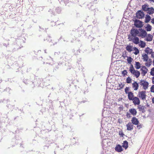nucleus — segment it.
I'll list each match as a JSON object with an SVG mask.
<instances>
[{"label":"nucleus","instance_id":"f257e3e1","mask_svg":"<svg viewBox=\"0 0 154 154\" xmlns=\"http://www.w3.org/2000/svg\"><path fill=\"white\" fill-rule=\"evenodd\" d=\"M137 96L143 100H145L146 97V91H142L139 92L138 93Z\"/></svg>","mask_w":154,"mask_h":154},{"label":"nucleus","instance_id":"f03ea898","mask_svg":"<svg viewBox=\"0 0 154 154\" xmlns=\"http://www.w3.org/2000/svg\"><path fill=\"white\" fill-rule=\"evenodd\" d=\"M139 30L137 29L132 28L130 32L131 34L133 37H135L137 36H139Z\"/></svg>","mask_w":154,"mask_h":154},{"label":"nucleus","instance_id":"7ed1b4c3","mask_svg":"<svg viewBox=\"0 0 154 154\" xmlns=\"http://www.w3.org/2000/svg\"><path fill=\"white\" fill-rule=\"evenodd\" d=\"M139 83L140 85L143 86V88L144 90H146L148 88L149 85V83L148 82L144 80H141Z\"/></svg>","mask_w":154,"mask_h":154},{"label":"nucleus","instance_id":"20e7f679","mask_svg":"<svg viewBox=\"0 0 154 154\" xmlns=\"http://www.w3.org/2000/svg\"><path fill=\"white\" fill-rule=\"evenodd\" d=\"M143 22L138 20H136L134 21V25L137 28H141L143 25L142 24Z\"/></svg>","mask_w":154,"mask_h":154},{"label":"nucleus","instance_id":"39448f33","mask_svg":"<svg viewBox=\"0 0 154 154\" xmlns=\"http://www.w3.org/2000/svg\"><path fill=\"white\" fill-rule=\"evenodd\" d=\"M144 14L143 12L141 11H138L136 13V16L137 18L141 19L143 17Z\"/></svg>","mask_w":154,"mask_h":154},{"label":"nucleus","instance_id":"423d86ee","mask_svg":"<svg viewBox=\"0 0 154 154\" xmlns=\"http://www.w3.org/2000/svg\"><path fill=\"white\" fill-rule=\"evenodd\" d=\"M139 30L140 31V32L139 33V36H141L142 38L145 37L147 35L146 31L142 28L140 29Z\"/></svg>","mask_w":154,"mask_h":154},{"label":"nucleus","instance_id":"0eeeda50","mask_svg":"<svg viewBox=\"0 0 154 154\" xmlns=\"http://www.w3.org/2000/svg\"><path fill=\"white\" fill-rule=\"evenodd\" d=\"M131 100L133 101V102L135 105H139L140 104V99L137 97H134Z\"/></svg>","mask_w":154,"mask_h":154},{"label":"nucleus","instance_id":"6e6552de","mask_svg":"<svg viewBox=\"0 0 154 154\" xmlns=\"http://www.w3.org/2000/svg\"><path fill=\"white\" fill-rule=\"evenodd\" d=\"M141 70L142 71L141 74L143 76H144L147 73L148 71V69L145 66H143L142 67V68L141 69Z\"/></svg>","mask_w":154,"mask_h":154},{"label":"nucleus","instance_id":"1a4fd4ad","mask_svg":"<svg viewBox=\"0 0 154 154\" xmlns=\"http://www.w3.org/2000/svg\"><path fill=\"white\" fill-rule=\"evenodd\" d=\"M115 150L118 152H121L123 150L122 146L119 144H118L116 146L115 148Z\"/></svg>","mask_w":154,"mask_h":154},{"label":"nucleus","instance_id":"9d476101","mask_svg":"<svg viewBox=\"0 0 154 154\" xmlns=\"http://www.w3.org/2000/svg\"><path fill=\"white\" fill-rule=\"evenodd\" d=\"M131 121L133 124L136 125H138L139 123V121L135 117H133L131 119Z\"/></svg>","mask_w":154,"mask_h":154},{"label":"nucleus","instance_id":"9b49d317","mask_svg":"<svg viewBox=\"0 0 154 154\" xmlns=\"http://www.w3.org/2000/svg\"><path fill=\"white\" fill-rule=\"evenodd\" d=\"M132 88L135 91L137 90L139 87L138 83L136 81L134 82L132 84Z\"/></svg>","mask_w":154,"mask_h":154},{"label":"nucleus","instance_id":"f8f14e48","mask_svg":"<svg viewBox=\"0 0 154 154\" xmlns=\"http://www.w3.org/2000/svg\"><path fill=\"white\" fill-rule=\"evenodd\" d=\"M139 106H137L138 109H139V111H141L143 113L145 112V109L146 108V107L142 105H138Z\"/></svg>","mask_w":154,"mask_h":154},{"label":"nucleus","instance_id":"ddd939ff","mask_svg":"<svg viewBox=\"0 0 154 154\" xmlns=\"http://www.w3.org/2000/svg\"><path fill=\"white\" fill-rule=\"evenodd\" d=\"M126 127L128 130L131 131L133 129V125L130 122L126 125Z\"/></svg>","mask_w":154,"mask_h":154},{"label":"nucleus","instance_id":"4468645a","mask_svg":"<svg viewBox=\"0 0 154 154\" xmlns=\"http://www.w3.org/2000/svg\"><path fill=\"white\" fill-rule=\"evenodd\" d=\"M147 14L151 15L154 13V8L153 7L149 8L147 11Z\"/></svg>","mask_w":154,"mask_h":154},{"label":"nucleus","instance_id":"2eb2a0df","mask_svg":"<svg viewBox=\"0 0 154 154\" xmlns=\"http://www.w3.org/2000/svg\"><path fill=\"white\" fill-rule=\"evenodd\" d=\"M131 73L134 75L137 78L140 75V72L137 70H135L132 72V73Z\"/></svg>","mask_w":154,"mask_h":154},{"label":"nucleus","instance_id":"dca6fc26","mask_svg":"<svg viewBox=\"0 0 154 154\" xmlns=\"http://www.w3.org/2000/svg\"><path fill=\"white\" fill-rule=\"evenodd\" d=\"M128 98L129 100H133L134 96L133 93L131 92H129L128 93Z\"/></svg>","mask_w":154,"mask_h":154},{"label":"nucleus","instance_id":"f3484780","mask_svg":"<svg viewBox=\"0 0 154 154\" xmlns=\"http://www.w3.org/2000/svg\"><path fill=\"white\" fill-rule=\"evenodd\" d=\"M145 52L147 54H151L153 52V50L152 49H150L149 47H147L145 50Z\"/></svg>","mask_w":154,"mask_h":154},{"label":"nucleus","instance_id":"a211bd4d","mask_svg":"<svg viewBox=\"0 0 154 154\" xmlns=\"http://www.w3.org/2000/svg\"><path fill=\"white\" fill-rule=\"evenodd\" d=\"M129 111L134 116H135L137 114V111L135 109L133 108L130 109Z\"/></svg>","mask_w":154,"mask_h":154},{"label":"nucleus","instance_id":"6ab92c4d","mask_svg":"<svg viewBox=\"0 0 154 154\" xmlns=\"http://www.w3.org/2000/svg\"><path fill=\"white\" fill-rule=\"evenodd\" d=\"M139 39L137 37H134L132 42L135 44H138L139 42Z\"/></svg>","mask_w":154,"mask_h":154},{"label":"nucleus","instance_id":"aec40b11","mask_svg":"<svg viewBox=\"0 0 154 154\" xmlns=\"http://www.w3.org/2000/svg\"><path fill=\"white\" fill-rule=\"evenodd\" d=\"M153 36L152 35L148 34L147 37L145 38L146 40L147 41H151L152 40Z\"/></svg>","mask_w":154,"mask_h":154},{"label":"nucleus","instance_id":"412c9836","mask_svg":"<svg viewBox=\"0 0 154 154\" xmlns=\"http://www.w3.org/2000/svg\"><path fill=\"white\" fill-rule=\"evenodd\" d=\"M145 19V23H147L150 21L151 17L149 15L147 14L146 15Z\"/></svg>","mask_w":154,"mask_h":154},{"label":"nucleus","instance_id":"4be33fe9","mask_svg":"<svg viewBox=\"0 0 154 154\" xmlns=\"http://www.w3.org/2000/svg\"><path fill=\"white\" fill-rule=\"evenodd\" d=\"M126 50L129 52H131L132 51V46L130 45H128L126 48Z\"/></svg>","mask_w":154,"mask_h":154},{"label":"nucleus","instance_id":"5701e85b","mask_svg":"<svg viewBox=\"0 0 154 154\" xmlns=\"http://www.w3.org/2000/svg\"><path fill=\"white\" fill-rule=\"evenodd\" d=\"M108 140V139L106 138H104L103 139V140L102 142V146H103L106 145V144L107 143Z\"/></svg>","mask_w":154,"mask_h":154},{"label":"nucleus","instance_id":"b1692460","mask_svg":"<svg viewBox=\"0 0 154 154\" xmlns=\"http://www.w3.org/2000/svg\"><path fill=\"white\" fill-rule=\"evenodd\" d=\"M128 142L126 140H125L123 141L122 144V146L125 148V149H126L128 147Z\"/></svg>","mask_w":154,"mask_h":154},{"label":"nucleus","instance_id":"393cba45","mask_svg":"<svg viewBox=\"0 0 154 154\" xmlns=\"http://www.w3.org/2000/svg\"><path fill=\"white\" fill-rule=\"evenodd\" d=\"M147 62L145 63V65L148 67H149L152 64V60L151 59H148Z\"/></svg>","mask_w":154,"mask_h":154},{"label":"nucleus","instance_id":"a878e982","mask_svg":"<svg viewBox=\"0 0 154 154\" xmlns=\"http://www.w3.org/2000/svg\"><path fill=\"white\" fill-rule=\"evenodd\" d=\"M147 5H144L142 6V10L145 11H146L149 7Z\"/></svg>","mask_w":154,"mask_h":154},{"label":"nucleus","instance_id":"bb28decb","mask_svg":"<svg viewBox=\"0 0 154 154\" xmlns=\"http://www.w3.org/2000/svg\"><path fill=\"white\" fill-rule=\"evenodd\" d=\"M140 43L139 44V46L142 48H144L146 45L145 43L141 40H140Z\"/></svg>","mask_w":154,"mask_h":154},{"label":"nucleus","instance_id":"cd10ccee","mask_svg":"<svg viewBox=\"0 0 154 154\" xmlns=\"http://www.w3.org/2000/svg\"><path fill=\"white\" fill-rule=\"evenodd\" d=\"M142 57H143V59L144 61L146 62L148 61L149 57L147 54H144L143 55H142Z\"/></svg>","mask_w":154,"mask_h":154},{"label":"nucleus","instance_id":"c85d7f7f","mask_svg":"<svg viewBox=\"0 0 154 154\" xmlns=\"http://www.w3.org/2000/svg\"><path fill=\"white\" fill-rule=\"evenodd\" d=\"M145 28L147 31H149L151 30L152 27L149 24H147Z\"/></svg>","mask_w":154,"mask_h":154},{"label":"nucleus","instance_id":"c756f323","mask_svg":"<svg viewBox=\"0 0 154 154\" xmlns=\"http://www.w3.org/2000/svg\"><path fill=\"white\" fill-rule=\"evenodd\" d=\"M135 67L137 69H139L140 68V64L138 62H135Z\"/></svg>","mask_w":154,"mask_h":154},{"label":"nucleus","instance_id":"7c9ffc66","mask_svg":"<svg viewBox=\"0 0 154 154\" xmlns=\"http://www.w3.org/2000/svg\"><path fill=\"white\" fill-rule=\"evenodd\" d=\"M133 49L135 51L134 52V53L136 55H137L139 53V50L135 47H134L133 48Z\"/></svg>","mask_w":154,"mask_h":154},{"label":"nucleus","instance_id":"2f4dec72","mask_svg":"<svg viewBox=\"0 0 154 154\" xmlns=\"http://www.w3.org/2000/svg\"><path fill=\"white\" fill-rule=\"evenodd\" d=\"M126 82L127 83H130L131 82V79L130 77H128L126 79Z\"/></svg>","mask_w":154,"mask_h":154},{"label":"nucleus","instance_id":"473e14b6","mask_svg":"<svg viewBox=\"0 0 154 154\" xmlns=\"http://www.w3.org/2000/svg\"><path fill=\"white\" fill-rule=\"evenodd\" d=\"M132 59L131 57H128L127 60L128 63L131 64V62L132 61Z\"/></svg>","mask_w":154,"mask_h":154},{"label":"nucleus","instance_id":"72a5a7b5","mask_svg":"<svg viewBox=\"0 0 154 154\" xmlns=\"http://www.w3.org/2000/svg\"><path fill=\"white\" fill-rule=\"evenodd\" d=\"M100 134L101 135V138L102 139H104L105 138H106V137H105V134H104L103 132H100Z\"/></svg>","mask_w":154,"mask_h":154},{"label":"nucleus","instance_id":"f704fd0d","mask_svg":"<svg viewBox=\"0 0 154 154\" xmlns=\"http://www.w3.org/2000/svg\"><path fill=\"white\" fill-rule=\"evenodd\" d=\"M150 73L151 75L154 76V67L151 69Z\"/></svg>","mask_w":154,"mask_h":154},{"label":"nucleus","instance_id":"c9c22d12","mask_svg":"<svg viewBox=\"0 0 154 154\" xmlns=\"http://www.w3.org/2000/svg\"><path fill=\"white\" fill-rule=\"evenodd\" d=\"M127 71L126 70H124L122 72V75H123L124 76H125V75H127Z\"/></svg>","mask_w":154,"mask_h":154},{"label":"nucleus","instance_id":"e433bc0d","mask_svg":"<svg viewBox=\"0 0 154 154\" xmlns=\"http://www.w3.org/2000/svg\"><path fill=\"white\" fill-rule=\"evenodd\" d=\"M119 134L120 136L122 137H123L124 135V134H123L122 130H120L119 131Z\"/></svg>","mask_w":154,"mask_h":154},{"label":"nucleus","instance_id":"4c0bfd02","mask_svg":"<svg viewBox=\"0 0 154 154\" xmlns=\"http://www.w3.org/2000/svg\"><path fill=\"white\" fill-rule=\"evenodd\" d=\"M56 12L58 13H60L61 11V9L59 7L57 8L56 9Z\"/></svg>","mask_w":154,"mask_h":154},{"label":"nucleus","instance_id":"58836bf2","mask_svg":"<svg viewBox=\"0 0 154 154\" xmlns=\"http://www.w3.org/2000/svg\"><path fill=\"white\" fill-rule=\"evenodd\" d=\"M133 36H132V35H129L128 36V39H129V41H132L133 39Z\"/></svg>","mask_w":154,"mask_h":154},{"label":"nucleus","instance_id":"ea45409f","mask_svg":"<svg viewBox=\"0 0 154 154\" xmlns=\"http://www.w3.org/2000/svg\"><path fill=\"white\" fill-rule=\"evenodd\" d=\"M150 91L154 93V85H153L150 88Z\"/></svg>","mask_w":154,"mask_h":154},{"label":"nucleus","instance_id":"a19ab883","mask_svg":"<svg viewBox=\"0 0 154 154\" xmlns=\"http://www.w3.org/2000/svg\"><path fill=\"white\" fill-rule=\"evenodd\" d=\"M137 128L138 129H139L141 128L142 127V125L140 124H138V125H137Z\"/></svg>","mask_w":154,"mask_h":154},{"label":"nucleus","instance_id":"79ce46f5","mask_svg":"<svg viewBox=\"0 0 154 154\" xmlns=\"http://www.w3.org/2000/svg\"><path fill=\"white\" fill-rule=\"evenodd\" d=\"M135 70L134 69V68L133 67L132 68H129V71L131 73H132L133 71H135Z\"/></svg>","mask_w":154,"mask_h":154},{"label":"nucleus","instance_id":"37998d69","mask_svg":"<svg viewBox=\"0 0 154 154\" xmlns=\"http://www.w3.org/2000/svg\"><path fill=\"white\" fill-rule=\"evenodd\" d=\"M129 90V88L128 87H126L125 89V92L126 93V94H128V91Z\"/></svg>","mask_w":154,"mask_h":154},{"label":"nucleus","instance_id":"c03bdc74","mask_svg":"<svg viewBox=\"0 0 154 154\" xmlns=\"http://www.w3.org/2000/svg\"><path fill=\"white\" fill-rule=\"evenodd\" d=\"M126 116L128 118H130L131 117L130 113L128 112H127Z\"/></svg>","mask_w":154,"mask_h":154},{"label":"nucleus","instance_id":"a18cd8bd","mask_svg":"<svg viewBox=\"0 0 154 154\" xmlns=\"http://www.w3.org/2000/svg\"><path fill=\"white\" fill-rule=\"evenodd\" d=\"M151 57L152 58H154V52H153L151 54Z\"/></svg>","mask_w":154,"mask_h":154},{"label":"nucleus","instance_id":"49530a36","mask_svg":"<svg viewBox=\"0 0 154 154\" xmlns=\"http://www.w3.org/2000/svg\"><path fill=\"white\" fill-rule=\"evenodd\" d=\"M69 0H64V2L65 3V4L66 5L68 2Z\"/></svg>","mask_w":154,"mask_h":154},{"label":"nucleus","instance_id":"de8ad7c7","mask_svg":"<svg viewBox=\"0 0 154 154\" xmlns=\"http://www.w3.org/2000/svg\"><path fill=\"white\" fill-rule=\"evenodd\" d=\"M48 41L50 42V41H51V38L49 36H48Z\"/></svg>","mask_w":154,"mask_h":154},{"label":"nucleus","instance_id":"09e8293b","mask_svg":"<svg viewBox=\"0 0 154 154\" xmlns=\"http://www.w3.org/2000/svg\"><path fill=\"white\" fill-rule=\"evenodd\" d=\"M124 85H122L121 83V84H119V86L121 88H122L123 87Z\"/></svg>","mask_w":154,"mask_h":154},{"label":"nucleus","instance_id":"8fccbe9b","mask_svg":"<svg viewBox=\"0 0 154 154\" xmlns=\"http://www.w3.org/2000/svg\"><path fill=\"white\" fill-rule=\"evenodd\" d=\"M151 22L153 24H154V18L151 20Z\"/></svg>","mask_w":154,"mask_h":154},{"label":"nucleus","instance_id":"3c124183","mask_svg":"<svg viewBox=\"0 0 154 154\" xmlns=\"http://www.w3.org/2000/svg\"><path fill=\"white\" fill-rule=\"evenodd\" d=\"M91 5H92V4L91 3H90V4H89L88 5V8L89 9H91V8H90L89 6H91Z\"/></svg>","mask_w":154,"mask_h":154},{"label":"nucleus","instance_id":"603ef678","mask_svg":"<svg viewBox=\"0 0 154 154\" xmlns=\"http://www.w3.org/2000/svg\"><path fill=\"white\" fill-rule=\"evenodd\" d=\"M48 59H49V60H50L52 61V60H53V59L52 58H51L50 57H49L48 58Z\"/></svg>","mask_w":154,"mask_h":154},{"label":"nucleus","instance_id":"864d4df0","mask_svg":"<svg viewBox=\"0 0 154 154\" xmlns=\"http://www.w3.org/2000/svg\"><path fill=\"white\" fill-rule=\"evenodd\" d=\"M152 83L153 84H154V76L152 78Z\"/></svg>","mask_w":154,"mask_h":154},{"label":"nucleus","instance_id":"5fc2aeb1","mask_svg":"<svg viewBox=\"0 0 154 154\" xmlns=\"http://www.w3.org/2000/svg\"><path fill=\"white\" fill-rule=\"evenodd\" d=\"M152 103L154 104V97L152 98Z\"/></svg>","mask_w":154,"mask_h":154},{"label":"nucleus","instance_id":"6e6d98bb","mask_svg":"<svg viewBox=\"0 0 154 154\" xmlns=\"http://www.w3.org/2000/svg\"><path fill=\"white\" fill-rule=\"evenodd\" d=\"M57 44V42H55L54 43H53V44H50V45H54L55 44Z\"/></svg>","mask_w":154,"mask_h":154},{"label":"nucleus","instance_id":"4d7b16f0","mask_svg":"<svg viewBox=\"0 0 154 154\" xmlns=\"http://www.w3.org/2000/svg\"><path fill=\"white\" fill-rule=\"evenodd\" d=\"M133 67V65L132 64H131V66H130V68H132V67Z\"/></svg>","mask_w":154,"mask_h":154},{"label":"nucleus","instance_id":"13d9d810","mask_svg":"<svg viewBox=\"0 0 154 154\" xmlns=\"http://www.w3.org/2000/svg\"><path fill=\"white\" fill-rule=\"evenodd\" d=\"M149 0L151 2H154V0Z\"/></svg>","mask_w":154,"mask_h":154},{"label":"nucleus","instance_id":"bf43d9fd","mask_svg":"<svg viewBox=\"0 0 154 154\" xmlns=\"http://www.w3.org/2000/svg\"><path fill=\"white\" fill-rule=\"evenodd\" d=\"M153 65L154 66V60H153Z\"/></svg>","mask_w":154,"mask_h":154},{"label":"nucleus","instance_id":"052dcab7","mask_svg":"<svg viewBox=\"0 0 154 154\" xmlns=\"http://www.w3.org/2000/svg\"><path fill=\"white\" fill-rule=\"evenodd\" d=\"M1 102H3L2 101V100H0V103H1Z\"/></svg>","mask_w":154,"mask_h":154},{"label":"nucleus","instance_id":"680f3d73","mask_svg":"<svg viewBox=\"0 0 154 154\" xmlns=\"http://www.w3.org/2000/svg\"><path fill=\"white\" fill-rule=\"evenodd\" d=\"M45 53H46V50H45Z\"/></svg>","mask_w":154,"mask_h":154},{"label":"nucleus","instance_id":"e2e57ef3","mask_svg":"<svg viewBox=\"0 0 154 154\" xmlns=\"http://www.w3.org/2000/svg\"><path fill=\"white\" fill-rule=\"evenodd\" d=\"M75 139V138H73V139Z\"/></svg>","mask_w":154,"mask_h":154}]
</instances>
